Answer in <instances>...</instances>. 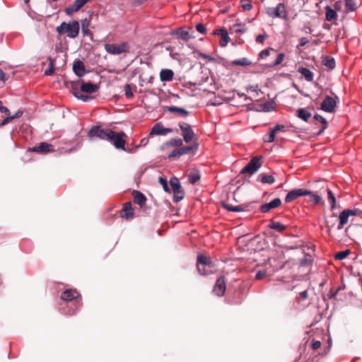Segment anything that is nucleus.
Masks as SVG:
<instances>
[{"label": "nucleus", "mask_w": 362, "mask_h": 362, "mask_svg": "<svg viewBox=\"0 0 362 362\" xmlns=\"http://www.w3.org/2000/svg\"><path fill=\"white\" fill-rule=\"evenodd\" d=\"M48 60L49 66L48 68L45 71V75L51 76L54 71V59L49 57Z\"/></svg>", "instance_id": "473e14b6"}, {"label": "nucleus", "mask_w": 362, "mask_h": 362, "mask_svg": "<svg viewBox=\"0 0 362 362\" xmlns=\"http://www.w3.org/2000/svg\"><path fill=\"white\" fill-rule=\"evenodd\" d=\"M265 275H266L265 272L259 270L257 272L255 278L257 280H260V279H263L265 276Z\"/></svg>", "instance_id": "69168bd1"}, {"label": "nucleus", "mask_w": 362, "mask_h": 362, "mask_svg": "<svg viewBox=\"0 0 362 362\" xmlns=\"http://www.w3.org/2000/svg\"><path fill=\"white\" fill-rule=\"evenodd\" d=\"M339 290V288L337 290H334L333 288H331L329 291L328 296L330 299L334 298Z\"/></svg>", "instance_id": "680f3d73"}, {"label": "nucleus", "mask_w": 362, "mask_h": 362, "mask_svg": "<svg viewBox=\"0 0 362 362\" xmlns=\"http://www.w3.org/2000/svg\"><path fill=\"white\" fill-rule=\"evenodd\" d=\"M196 30L201 34H204L206 31L205 26L202 23H197L196 25Z\"/></svg>", "instance_id": "13d9d810"}, {"label": "nucleus", "mask_w": 362, "mask_h": 362, "mask_svg": "<svg viewBox=\"0 0 362 362\" xmlns=\"http://www.w3.org/2000/svg\"><path fill=\"white\" fill-rule=\"evenodd\" d=\"M270 52H276L273 48H267L266 49L262 50L259 52V57L260 59H263L269 56Z\"/></svg>", "instance_id": "de8ad7c7"}, {"label": "nucleus", "mask_w": 362, "mask_h": 362, "mask_svg": "<svg viewBox=\"0 0 362 362\" xmlns=\"http://www.w3.org/2000/svg\"><path fill=\"white\" fill-rule=\"evenodd\" d=\"M200 179V175L198 172L190 173L188 176L189 183L195 184Z\"/></svg>", "instance_id": "ea45409f"}, {"label": "nucleus", "mask_w": 362, "mask_h": 362, "mask_svg": "<svg viewBox=\"0 0 362 362\" xmlns=\"http://www.w3.org/2000/svg\"><path fill=\"white\" fill-rule=\"evenodd\" d=\"M197 268L202 275H207L214 272V266L211 259L202 255L197 256Z\"/></svg>", "instance_id": "f03ea898"}, {"label": "nucleus", "mask_w": 362, "mask_h": 362, "mask_svg": "<svg viewBox=\"0 0 362 362\" xmlns=\"http://www.w3.org/2000/svg\"><path fill=\"white\" fill-rule=\"evenodd\" d=\"M267 35H259L256 37V41L259 43H262L264 40H265Z\"/></svg>", "instance_id": "774afa93"}, {"label": "nucleus", "mask_w": 362, "mask_h": 362, "mask_svg": "<svg viewBox=\"0 0 362 362\" xmlns=\"http://www.w3.org/2000/svg\"><path fill=\"white\" fill-rule=\"evenodd\" d=\"M314 119L315 120L320 121L323 124V127L319 133L320 134L327 128V120L325 119V118H324L322 116L318 114L314 115Z\"/></svg>", "instance_id": "a18cd8bd"}, {"label": "nucleus", "mask_w": 362, "mask_h": 362, "mask_svg": "<svg viewBox=\"0 0 362 362\" xmlns=\"http://www.w3.org/2000/svg\"><path fill=\"white\" fill-rule=\"evenodd\" d=\"M276 103L273 100L267 101L262 104V110L264 112L273 111L275 108Z\"/></svg>", "instance_id": "c9c22d12"}, {"label": "nucleus", "mask_w": 362, "mask_h": 362, "mask_svg": "<svg viewBox=\"0 0 362 362\" xmlns=\"http://www.w3.org/2000/svg\"><path fill=\"white\" fill-rule=\"evenodd\" d=\"M90 0H75V1L65 8V13L68 16H71L74 13L79 11L86 3Z\"/></svg>", "instance_id": "9b49d317"}, {"label": "nucleus", "mask_w": 362, "mask_h": 362, "mask_svg": "<svg viewBox=\"0 0 362 362\" xmlns=\"http://www.w3.org/2000/svg\"><path fill=\"white\" fill-rule=\"evenodd\" d=\"M74 95L76 98L81 99V100H83L84 102H87L90 99V97L83 95L78 91L74 92Z\"/></svg>", "instance_id": "864d4df0"}, {"label": "nucleus", "mask_w": 362, "mask_h": 362, "mask_svg": "<svg viewBox=\"0 0 362 362\" xmlns=\"http://www.w3.org/2000/svg\"><path fill=\"white\" fill-rule=\"evenodd\" d=\"M197 148H198V144H195L193 146L181 147L179 149H180L181 156H182L185 154H187L191 151L197 150Z\"/></svg>", "instance_id": "58836bf2"}, {"label": "nucleus", "mask_w": 362, "mask_h": 362, "mask_svg": "<svg viewBox=\"0 0 362 362\" xmlns=\"http://www.w3.org/2000/svg\"><path fill=\"white\" fill-rule=\"evenodd\" d=\"M181 156V154H180V149H175L173 150L169 155H168V157L169 158H174V157H176V158H179Z\"/></svg>", "instance_id": "052dcab7"}, {"label": "nucleus", "mask_w": 362, "mask_h": 362, "mask_svg": "<svg viewBox=\"0 0 362 362\" xmlns=\"http://www.w3.org/2000/svg\"><path fill=\"white\" fill-rule=\"evenodd\" d=\"M170 185L172 188L173 192L178 190L180 188H181L180 182L177 178L171 179L170 180Z\"/></svg>", "instance_id": "c03bdc74"}, {"label": "nucleus", "mask_w": 362, "mask_h": 362, "mask_svg": "<svg viewBox=\"0 0 362 362\" xmlns=\"http://www.w3.org/2000/svg\"><path fill=\"white\" fill-rule=\"evenodd\" d=\"M231 30L235 33H243L246 32L247 27L245 24L236 23L233 26Z\"/></svg>", "instance_id": "e433bc0d"}, {"label": "nucleus", "mask_w": 362, "mask_h": 362, "mask_svg": "<svg viewBox=\"0 0 362 362\" xmlns=\"http://www.w3.org/2000/svg\"><path fill=\"white\" fill-rule=\"evenodd\" d=\"M249 242V239L247 235L239 237L237 240V244L238 247L243 250H248L247 243Z\"/></svg>", "instance_id": "bb28decb"}, {"label": "nucleus", "mask_w": 362, "mask_h": 362, "mask_svg": "<svg viewBox=\"0 0 362 362\" xmlns=\"http://www.w3.org/2000/svg\"><path fill=\"white\" fill-rule=\"evenodd\" d=\"M69 303L70 304H68V306H70V305H74L75 308H74V309L71 308V309H69V310H67V311H64V313H65L66 315H71L75 314L76 310L77 309H78V308L81 306V303H80V301H79L78 300H75L74 302H72V301H71V302H69Z\"/></svg>", "instance_id": "72a5a7b5"}, {"label": "nucleus", "mask_w": 362, "mask_h": 362, "mask_svg": "<svg viewBox=\"0 0 362 362\" xmlns=\"http://www.w3.org/2000/svg\"><path fill=\"white\" fill-rule=\"evenodd\" d=\"M298 72L305 78L307 81H312L313 80V73L305 67H300Z\"/></svg>", "instance_id": "c85d7f7f"}, {"label": "nucleus", "mask_w": 362, "mask_h": 362, "mask_svg": "<svg viewBox=\"0 0 362 362\" xmlns=\"http://www.w3.org/2000/svg\"><path fill=\"white\" fill-rule=\"evenodd\" d=\"M99 87L98 85L91 82H85L84 81H81V90L83 93H93L98 90Z\"/></svg>", "instance_id": "a211bd4d"}, {"label": "nucleus", "mask_w": 362, "mask_h": 362, "mask_svg": "<svg viewBox=\"0 0 362 362\" xmlns=\"http://www.w3.org/2000/svg\"><path fill=\"white\" fill-rule=\"evenodd\" d=\"M226 291V280L224 276H220L215 284L213 291L218 296H223Z\"/></svg>", "instance_id": "ddd939ff"}, {"label": "nucleus", "mask_w": 362, "mask_h": 362, "mask_svg": "<svg viewBox=\"0 0 362 362\" xmlns=\"http://www.w3.org/2000/svg\"><path fill=\"white\" fill-rule=\"evenodd\" d=\"M174 72L169 69H162L160 72V78L163 82L171 81L173 78Z\"/></svg>", "instance_id": "b1692460"}, {"label": "nucleus", "mask_w": 362, "mask_h": 362, "mask_svg": "<svg viewBox=\"0 0 362 362\" xmlns=\"http://www.w3.org/2000/svg\"><path fill=\"white\" fill-rule=\"evenodd\" d=\"M110 129H102L99 126H93L88 133V136L90 141L94 138H98L102 140H108Z\"/></svg>", "instance_id": "39448f33"}, {"label": "nucleus", "mask_w": 362, "mask_h": 362, "mask_svg": "<svg viewBox=\"0 0 362 362\" xmlns=\"http://www.w3.org/2000/svg\"><path fill=\"white\" fill-rule=\"evenodd\" d=\"M105 50L110 54L119 55L129 52V47L127 42L121 44H105L104 45Z\"/></svg>", "instance_id": "0eeeda50"}, {"label": "nucleus", "mask_w": 362, "mask_h": 362, "mask_svg": "<svg viewBox=\"0 0 362 362\" xmlns=\"http://www.w3.org/2000/svg\"><path fill=\"white\" fill-rule=\"evenodd\" d=\"M165 111L170 113L174 114L177 113L183 117H187L189 115V112L187 110L182 107H178L176 106H168L165 107Z\"/></svg>", "instance_id": "4be33fe9"}, {"label": "nucleus", "mask_w": 362, "mask_h": 362, "mask_svg": "<svg viewBox=\"0 0 362 362\" xmlns=\"http://www.w3.org/2000/svg\"><path fill=\"white\" fill-rule=\"evenodd\" d=\"M179 127L182 130L183 140L185 143H189L194 137V131L189 124L182 122L178 124Z\"/></svg>", "instance_id": "6e6552de"}, {"label": "nucleus", "mask_w": 362, "mask_h": 362, "mask_svg": "<svg viewBox=\"0 0 362 362\" xmlns=\"http://www.w3.org/2000/svg\"><path fill=\"white\" fill-rule=\"evenodd\" d=\"M80 25L77 21L69 23L63 22L57 28V31L60 34H67L69 38H76L79 33Z\"/></svg>", "instance_id": "f257e3e1"}, {"label": "nucleus", "mask_w": 362, "mask_h": 362, "mask_svg": "<svg viewBox=\"0 0 362 362\" xmlns=\"http://www.w3.org/2000/svg\"><path fill=\"white\" fill-rule=\"evenodd\" d=\"M224 208H226V209H228V211H241V208L240 206H230L229 204H224Z\"/></svg>", "instance_id": "4d7b16f0"}, {"label": "nucleus", "mask_w": 362, "mask_h": 362, "mask_svg": "<svg viewBox=\"0 0 362 362\" xmlns=\"http://www.w3.org/2000/svg\"><path fill=\"white\" fill-rule=\"evenodd\" d=\"M345 7L349 11H354L357 8L355 0H345Z\"/></svg>", "instance_id": "a19ab883"}, {"label": "nucleus", "mask_w": 362, "mask_h": 362, "mask_svg": "<svg viewBox=\"0 0 362 362\" xmlns=\"http://www.w3.org/2000/svg\"><path fill=\"white\" fill-rule=\"evenodd\" d=\"M172 34L180 36V37L185 42L188 41L190 38L192 37V35L190 34L189 31L185 30L183 28L177 29L176 30L173 31Z\"/></svg>", "instance_id": "a878e982"}, {"label": "nucleus", "mask_w": 362, "mask_h": 362, "mask_svg": "<svg viewBox=\"0 0 362 362\" xmlns=\"http://www.w3.org/2000/svg\"><path fill=\"white\" fill-rule=\"evenodd\" d=\"M214 34L220 36L219 45L221 47H226L230 40L228 33L226 29H217Z\"/></svg>", "instance_id": "4468645a"}, {"label": "nucleus", "mask_w": 362, "mask_h": 362, "mask_svg": "<svg viewBox=\"0 0 362 362\" xmlns=\"http://www.w3.org/2000/svg\"><path fill=\"white\" fill-rule=\"evenodd\" d=\"M267 13L272 18H281L285 20L288 19V12L283 3H279L276 7L267 8Z\"/></svg>", "instance_id": "423d86ee"}, {"label": "nucleus", "mask_w": 362, "mask_h": 362, "mask_svg": "<svg viewBox=\"0 0 362 362\" xmlns=\"http://www.w3.org/2000/svg\"><path fill=\"white\" fill-rule=\"evenodd\" d=\"M308 195L310 196V199H309L310 202H313L314 204L320 203V202L322 199L320 196H319L317 194H315V193L312 192L311 191H310V193L308 194Z\"/></svg>", "instance_id": "49530a36"}, {"label": "nucleus", "mask_w": 362, "mask_h": 362, "mask_svg": "<svg viewBox=\"0 0 362 362\" xmlns=\"http://www.w3.org/2000/svg\"><path fill=\"white\" fill-rule=\"evenodd\" d=\"M124 90L126 98H130L133 96V92L129 84H126Z\"/></svg>", "instance_id": "5fc2aeb1"}, {"label": "nucleus", "mask_w": 362, "mask_h": 362, "mask_svg": "<svg viewBox=\"0 0 362 362\" xmlns=\"http://www.w3.org/2000/svg\"><path fill=\"white\" fill-rule=\"evenodd\" d=\"M31 151L40 153H47L53 152L54 150L52 144H49L47 142H41L38 146H34Z\"/></svg>", "instance_id": "dca6fc26"}, {"label": "nucleus", "mask_w": 362, "mask_h": 362, "mask_svg": "<svg viewBox=\"0 0 362 362\" xmlns=\"http://www.w3.org/2000/svg\"><path fill=\"white\" fill-rule=\"evenodd\" d=\"M172 129L170 128H165L164 127L163 124L161 122H158L155 124L151 132H150V136L152 135H160V136H165L168 133L172 132Z\"/></svg>", "instance_id": "f8f14e48"}, {"label": "nucleus", "mask_w": 362, "mask_h": 362, "mask_svg": "<svg viewBox=\"0 0 362 362\" xmlns=\"http://www.w3.org/2000/svg\"><path fill=\"white\" fill-rule=\"evenodd\" d=\"M350 250L348 249L343 251H340L335 255L334 257L337 260H342L345 259L350 254Z\"/></svg>", "instance_id": "37998d69"}, {"label": "nucleus", "mask_w": 362, "mask_h": 362, "mask_svg": "<svg viewBox=\"0 0 362 362\" xmlns=\"http://www.w3.org/2000/svg\"><path fill=\"white\" fill-rule=\"evenodd\" d=\"M281 199L276 198V199H274L273 200H272L269 203H266V204H262L260 206V209H261L262 212L267 213L271 209H273L279 207L281 205Z\"/></svg>", "instance_id": "f3484780"}, {"label": "nucleus", "mask_w": 362, "mask_h": 362, "mask_svg": "<svg viewBox=\"0 0 362 362\" xmlns=\"http://www.w3.org/2000/svg\"><path fill=\"white\" fill-rule=\"evenodd\" d=\"M16 118V116H10V117H6L1 123L0 126L1 127H3L4 125H6V124H8L9 122H11L12 119H15Z\"/></svg>", "instance_id": "e2e57ef3"}, {"label": "nucleus", "mask_w": 362, "mask_h": 362, "mask_svg": "<svg viewBox=\"0 0 362 362\" xmlns=\"http://www.w3.org/2000/svg\"><path fill=\"white\" fill-rule=\"evenodd\" d=\"M232 64L237 66H247L249 65V60L247 58L235 59L232 62Z\"/></svg>", "instance_id": "09e8293b"}, {"label": "nucleus", "mask_w": 362, "mask_h": 362, "mask_svg": "<svg viewBox=\"0 0 362 362\" xmlns=\"http://www.w3.org/2000/svg\"><path fill=\"white\" fill-rule=\"evenodd\" d=\"M109 137L107 141L114 145L116 148L122 149L123 151H126L125 148V139L124 137L126 134L123 132H116L111 129L109 132Z\"/></svg>", "instance_id": "20e7f679"}, {"label": "nucleus", "mask_w": 362, "mask_h": 362, "mask_svg": "<svg viewBox=\"0 0 362 362\" xmlns=\"http://www.w3.org/2000/svg\"><path fill=\"white\" fill-rule=\"evenodd\" d=\"M185 196V193L182 189V187L178 190H175L173 192V200L176 202H180L183 199Z\"/></svg>", "instance_id": "4c0bfd02"}, {"label": "nucleus", "mask_w": 362, "mask_h": 362, "mask_svg": "<svg viewBox=\"0 0 362 362\" xmlns=\"http://www.w3.org/2000/svg\"><path fill=\"white\" fill-rule=\"evenodd\" d=\"M257 180L262 183L273 184L275 182V178L272 175H268L264 173L259 174Z\"/></svg>", "instance_id": "c756f323"}, {"label": "nucleus", "mask_w": 362, "mask_h": 362, "mask_svg": "<svg viewBox=\"0 0 362 362\" xmlns=\"http://www.w3.org/2000/svg\"><path fill=\"white\" fill-rule=\"evenodd\" d=\"M262 156H255L250 159V175L256 173L262 166Z\"/></svg>", "instance_id": "5701e85b"}, {"label": "nucleus", "mask_w": 362, "mask_h": 362, "mask_svg": "<svg viewBox=\"0 0 362 362\" xmlns=\"http://www.w3.org/2000/svg\"><path fill=\"white\" fill-rule=\"evenodd\" d=\"M79 293L76 289H66L62 295L61 298L66 302H71L73 300H78Z\"/></svg>", "instance_id": "2eb2a0df"}, {"label": "nucleus", "mask_w": 362, "mask_h": 362, "mask_svg": "<svg viewBox=\"0 0 362 362\" xmlns=\"http://www.w3.org/2000/svg\"><path fill=\"white\" fill-rule=\"evenodd\" d=\"M73 71L78 77L84 76L86 70L83 62L80 59L75 61L73 64Z\"/></svg>", "instance_id": "6ab92c4d"}, {"label": "nucleus", "mask_w": 362, "mask_h": 362, "mask_svg": "<svg viewBox=\"0 0 362 362\" xmlns=\"http://www.w3.org/2000/svg\"><path fill=\"white\" fill-rule=\"evenodd\" d=\"M158 181H159V183L162 185L165 192H170V188L168 185L167 180L165 178L160 177L158 179Z\"/></svg>", "instance_id": "603ef678"}, {"label": "nucleus", "mask_w": 362, "mask_h": 362, "mask_svg": "<svg viewBox=\"0 0 362 362\" xmlns=\"http://www.w3.org/2000/svg\"><path fill=\"white\" fill-rule=\"evenodd\" d=\"M0 112L5 113L6 115L10 114L9 110L6 107L4 106L3 103L1 100H0Z\"/></svg>", "instance_id": "0e129e2a"}, {"label": "nucleus", "mask_w": 362, "mask_h": 362, "mask_svg": "<svg viewBox=\"0 0 362 362\" xmlns=\"http://www.w3.org/2000/svg\"><path fill=\"white\" fill-rule=\"evenodd\" d=\"M269 228L278 232H283L286 228V226L280 222L272 221Z\"/></svg>", "instance_id": "7c9ffc66"}, {"label": "nucleus", "mask_w": 362, "mask_h": 362, "mask_svg": "<svg viewBox=\"0 0 362 362\" xmlns=\"http://www.w3.org/2000/svg\"><path fill=\"white\" fill-rule=\"evenodd\" d=\"M362 214V210L359 209H348L343 210L339 215V223L337 226L338 230H341L344 226L348 223L349 218L354 216L360 217V214Z\"/></svg>", "instance_id": "7ed1b4c3"}, {"label": "nucleus", "mask_w": 362, "mask_h": 362, "mask_svg": "<svg viewBox=\"0 0 362 362\" xmlns=\"http://www.w3.org/2000/svg\"><path fill=\"white\" fill-rule=\"evenodd\" d=\"M321 346V343L320 341H314L312 342L311 346L313 349L316 350L319 349Z\"/></svg>", "instance_id": "338daca9"}, {"label": "nucleus", "mask_w": 362, "mask_h": 362, "mask_svg": "<svg viewBox=\"0 0 362 362\" xmlns=\"http://www.w3.org/2000/svg\"><path fill=\"white\" fill-rule=\"evenodd\" d=\"M275 133H274V132H272V130L270 131L269 134L268 136H266L264 138V141L265 142H267V143H272L274 141L275 139Z\"/></svg>", "instance_id": "6e6d98bb"}, {"label": "nucleus", "mask_w": 362, "mask_h": 362, "mask_svg": "<svg viewBox=\"0 0 362 362\" xmlns=\"http://www.w3.org/2000/svg\"><path fill=\"white\" fill-rule=\"evenodd\" d=\"M337 106V101L331 96H326L321 103V110L327 112H333Z\"/></svg>", "instance_id": "9d476101"}, {"label": "nucleus", "mask_w": 362, "mask_h": 362, "mask_svg": "<svg viewBox=\"0 0 362 362\" xmlns=\"http://www.w3.org/2000/svg\"><path fill=\"white\" fill-rule=\"evenodd\" d=\"M90 25V20L88 18H85L81 21V31L83 35V36H88L92 37H93V33L89 29V27Z\"/></svg>", "instance_id": "393cba45"}, {"label": "nucleus", "mask_w": 362, "mask_h": 362, "mask_svg": "<svg viewBox=\"0 0 362 362\" xmlns=\"http://www.w3.org/2000/svg\"><path fill=\"white\" fill-rule=\"evenodd\" d=\"M284 57H285V55L284 53L278 54L275 61L272 63L271 66H278L280 64H281V62H283V60L284 59Z\"/></svg>", "instance_id": "3c124183"}, {"label": "nucleus", "mask_w": 362, "mask_h": 362, "mask_svg": "<svg viewBox=\"0 0 362 362\" xmlns=\"http://www.w3.org/2000/svg\"><path fill=\"white\" fill-rule=\"evenodd\" d=\"M296 115L305 122H308L312 116L311 113L305 108L298 109L296 112Z\"/></svg>", "instance_id": "cd10ccee"}, {"label": "nucleus", "mask_w": 362, "mask_h": 362, "mask_svg": "<svg viewBox=\"0 0 362 362\" xmlns=\"http://www.w3.org/2000/svg\"><path fill=\"white\" fill-rule=\"evenodd\" d=\"M325 11H326V20L327 21H331L337 18V14L336 11L334 9H332L331 7H329L328 6H326Z\"/></svg>", "instance_id": "2f4dec72"}, {"label": "nucleus", "mask_w": 362, "mask_h": 362, "mask_svg": "<svg viewBox=\"0 0 362 362\" xmlns=\"http://www.w3.org/2000/svg\"><path fill=\"white\" fill-rule=\"evenodd\" d=\"M323 64L329 69H333L336 66L334 59L330 57H326L323 60Z\"/></svg>", "instance_id": "f704fd0d"}, {"label": "nucleus", "mask_w": 362, "mask_h": 362, "mask_svg": "<svg viewBox=\"0 0 362 362\" xmlns=\"http://www.w3.org/2000/svg\"><path fill=\"white\" fill-rule=\"evenodd\" d=\"M308 297V291L305 290L299 293V296H297V300H300V299L305 300Z\"/></svg>", "instance_id": "bf43d9fd"}, {"label": "nucleus", "mask_w": 362, "mask_h": 362, "mask_svg": "<svg viewBox=\"0 0 362 362\" xmlns=\"http://www.w3.org/2000/svg\"><path fill=\"white\" fill-rule=\"evenodd\" d=\"M183 144V141L180 138L173 139L169 141V145L175 147H181Z\"/></svg>", "instance_id": "8fccbe9b"}, {"label": "nucleus", "mask_w": 362, "mask_h": 362, "mask_svg": "<svg viewBox=\"0 0 362 362\" xmlns=\"http://www.w3.org/2000/svg\"><path fill=\"white\" fill-rule=\"evenodd\" d=\"M327 192L328 195V199L331 204V209H334L336 206V198L332 192L329 188L327 189Z\"/></svg>", "instance_id": "79ce46f5"}, {"label": "nucleus", "mask_w": 362, "mask_h": 362, "mask_svg": "<svg viewBox=\"0 0 362 362\" xmlns=\"http://www.w3.org/2000/svg\"><path fill=\"white\" fill-rule=\"evenodd\" d=\"M134 215V209L132 206L131 202H127L124 204L121 216L126 219H129L133 217Z\"/></svg>", "instance_id": "412c9836"}, {"label": "nucleus", "mask_w": 362, "mask_h": 362, "mask_svg": "<svg viewBox=\"0 0 362 362\" xmlns=\"http://www.w3.org/2000/svg\"><path fill=\"white\" fill-rule=\"evenodd\" d=\"M134 196V202L141 207H143L146 205V197L145 195L139 191L134 190L133 191Z\"/></svg>", "instance_id": "aec40b11"}, {"label": "nucleus", "mask_w": 362, "mask_h": 362, "mask_svg": "<svg viewBox=\"0 0 362 362\" xmlns=\"http://www.w3.org/2000/svg\"><path fill=\"white\" fill-rule=\"evenodd\" d=\"M310 193V190L305 189H295L290 191L286 196L285 202L290 203L301 196H305Z\"/></svg>", "instance_id": "1a4fd4ad"}]
</instances>
